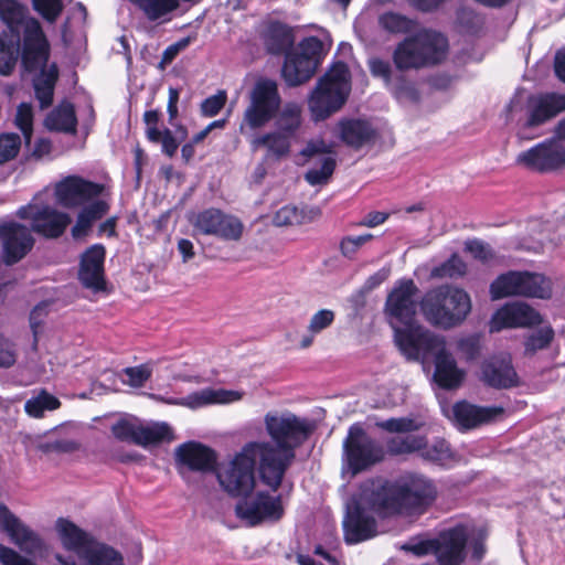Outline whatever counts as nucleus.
I'll use <instances>...</instances> for the list:
<instances>
[{
  "instance_id": "f257e3e1",
  "label": "nucleus",
  "mask_w": 565,
  "mask_h": 565,
  "mask_svg": "<svg viewBox=\"0 0 565 565\" xmlns=\"http://www.w3.org/2000/svg\"><path fill=\"white\" fill-rule=\"evenodd\" d=\"M0 21L6 25L0 32V76L13 75L20 57L25 68L46 57L50 40L24 3L0 0Z\"/></svg>"
},
{
  "instance_id": "f03ea898",
  "label": "nucleus",
  "mask_w": 565,
  "mask_h": 565,
  "mask_svg": "<svg viewBox=\"0 0 565 565\" xmlns=\"http://www.w3.org/2000/svg\"><path fill=\"white\" fill-rule=\"evenodd\" d=\"M264 423L270 441L249 443L258 451L260 481L277 491L296 458V450L309 438L313 427L306 418L291 413H268Z\"/></svg>"
},
{
  "instance_id": "7ed1b4c3",
  "label": "nucleus",
  "mask_w": 565,
  "mask_h": 565,
  "mask_svg": "<svg viewBox=\"0 0 565 565\" xmlns=\"http://www.w3.org/2000/svg\"><path fill=\"white\" fill-rule=\"evenodd\" d=\"M437 493L434 480L422 473L407 472L371 490L365 494V501L381 516L420 514L435 502Z\"/></svg>"
},
{
  "instance_id": "20e7f679",
  "label": "nucleus",
  "mask_w": 565,
  "mask_h": 565,
  "mask_svg": "<svg viewBox=\"0 0 565 565\" xmlns=\"http://www.w3.org/2000/svg\"><path fill=\"white\" fill-rule=\"evenodd\" d=\"M399 351L408 361L426 362L434 358V381L445 390L458 388L466 372L458 367L451 352L446 349L445 338L434 332H404L399 335Z\"/></svg>"
},
{
  "instance_id": "39448f33",
  "label": "nucleus",
  "mask_w": 565,
  "mask_h": 565,
  "mask_svg": "<svg viewBox=\"0 0 565 565\" xmlns=\"http://www.w3.org/2000/svg\"><path fill=\"white\" fill-rule=\"evenodd\" d=\"M449 43L445 34L431 29H422L406 36L394 49L392 58L398 71L419 70L441 63Z\"/></svg>"
},
{
  "instance_id": "423d86ee",
  "label": "nucleus",
  "mask_w": 565,
  "mask_h": 565,
  "mask_svg": "<svg viewBox=\"0 0 565 565\" xmlns=\"http://www.w3.org/2000/svg\"><path fill=\"white\" fill-rule=\"evenodd\" d=\"M425 320L434 327L451 329L461 324L471 311L467 291L451 285L427 290L419 301Z\"/></svg>"
},
{
  "instance_id": "0eeeda50",
  "label": "nucleus",
  "mask_w": 565,
  "mask_h": 565,
  "mask_svg": "<svg viewBox=\"0 0 565 565\" xmlns=\"http://www.w3.org/2000/svg\"><path fill=\"white\" fill-rule=\"evenodd\" d=\"M351 92V76L343 62H335L319 78L308 97V108L315 121H322L345 104Z\"/></svg>"
},
{
  "instance_id": "6e6552de",
  "label": "nucleus",
  "mask_w": 565,
  "mask_h": 565,
  "mask_svg": "<svg viewBox=\"0 0 565 565\" xmlns=\"http://www.w3.org/2000/svg\"><path fill=\"white\" fill-rule=\"evenodd\" d=\"M418 287L412 278H401L388 292L384 312L394 330V342L399 349V335L404 332H430L416 323Z\"/></svg>"
},
{
  "instance_id": "1a4fd4ad",
  "label": "nucleus",
  "mask_w": 565,
  "mask_h": 565,
  "mask_svg": "<svg viewBox=\"0 0 565 565\" xmlns=\"http://www.w3.org/2000/svg\"><path fill=\"white\" fill-rule=\"evenodd\" d=\"M385 459L382 443L370 436L361 423L349 427L343 440L342 465L352 476H356Z\"/></svg>"
},
{
  "instance_id": "9d476101",
  "label": "nucleus",
  "mask_w": 565,
  "mask_h": 565,
  "mask_svg": "<svg viewBox=\"0 0 565 565\" xmlns=\"http://www.w3.org/2000/svg\"><path fill=\"white\" fill-rule=\"evenodd\" d=\"M258 465V451L248 441L235 454L227 467L217 473L223 490L231 497L244 498L255 488V466Z\"/></svg>"
},
{
  "instance_id": "9b49d317",
  "label": "nucleus",
  "mask_w": 565,
  "mask_h": 565,
  "mask_svg": "<svg viewBox=\"0 0 565 565\" xmlns=\"http://www.w3.org/2000/svg\"><path fill=\"white\" fill-rule=\"evenodd\" d=\"M490 295L492 299L510 296L548 299L552 296V282L542 274L510 270L491 282Z\"/></svg>"
},
{
  "instance_id": "f8f14e48",
  "label": "nucleus",
  "mask_w": 565,
  "mask_h": 565,
  "mask_svg": "<svg viewBox=\"0 0 565 565\" xmlns=\"http://www.w3.org/2000/svg\"><path fill=\"white\" fill-rule=\"evenodd\" d=\"M322 52V42L317 36L302 39L296 51L285 55L281 76L289 87L308 82L315 74Z\"/></svg>"
},
{
  "instance_id": "ddd939ff",
  "label": "nucleus",
  "mask_w": 565,
  "mask_h": 565,
  "mask_svg": "<svg viewBox=\"0 0 565 565\" xmlns=\"http://www.w3.org/2000/svg\"><path fill=\"white\" fill-rule=\"evenodd\" d=\"M249 99L244 111V121L250 129L266 126L276 117L281 106L277 83L266 77L256 81Z\"/></svg>"
},
{
  "instance_id": "4468645a",
  "label": "nucleus",
  "mask_w": 565,
  "mask_h": 565,
  "mask_svg": "<svg viewBox=\"0 0 565 565\" xmlns=\"http://www.w3.org/2000/svg\"><path fill=\"white\" fill-rule=\"evenodd\" d=\"M284 514L281 495H271L268 491L247 494L235 504V515L248 526L278 522Z\"/></svg>"
},
{
  "instance_id": "2eb2a0df",
  "label": "nucleus",
  "mask_w": 565,
  "mask_h": 565,
  "mask_svg": "<svg viewBox=\"0 0 565 565\" xmlns=\"http://www.w3.org/2000/svg\"><path fill=\"white\" fill-rule=\"evenodd\" d=\"M32 230L14 220L0 222V263L11 267L24 259L35 246Z\"/></svg>"
},
{
  "instance_id": "dca6fc26",
  "label": "nucleus",
  "mask_w": 565,
  "mask_h": 565,
  "mask_svg": "<svg viewBox=\"0 0 565 565\" xmlns=\"http://www.w3.org/2000/svg\"><path fill=\"white\" fill-rule=\"evenodd\" d=\"M192 225L199 234L214 236L227 242L239 241L244 232V224L237 216L216 207H209L199 212L194 216Z\"/></svg>"
},
{
  "instance_id": "f3484780",
  "label": "nucleus",
  "mask_w": 565,
  "mask_h": 565,
  "mask_svg": "<svg viewBox=\"0 0 565 565\" xmlns=\"http://www.w3.org/2000/svg\"><path fill=\"white\" fill-rule=\"evenodd\" d=\"M174 458L175 467L183 478H186L190 473L205 475L214 472L217 463L215 450L194 440L178 446Z\"/></svg>"
},
{
  "instance_id": "a211bd4d",
  "label": "nucleus",
  "mask_w": 565,
  "mask_h": 565,
  "mask_svg": "<svg viewBox=\"0 0 565 565\" xmlns=\"http://www.w3.org/2000/svg\"><path fill=\"white\" fill-rule=\"evenodd\" d=\"M516 163L540 173L555 171L565 164V147L556 139L544 140L520 152Z\"/></svg>"
},
{
  "instance_id": "6ab92c4d",
  "label": "nucleus",
  "mask_w": 565,
  "mask_h": 565,
  "mask_svg": "<svg viewBox=\"0 0 565 565\" xmlns=\"http://www.w3.org/2000/svg\"><path fill=\"white\" fill-rule=\"evenodd\" d=\"M52 47L49 44L47 55L42 61L31 67L23 66V57L19 58L21 73L24 75H35L33 78V89L35 98L41 109L52 106L54 100V90L60 77V68L56 62L50 63Z\"/></svg>"
},
{
  "instance_id": "aec40b11",
  "label": "nucleus",
  "mask_w": 565,
  "mask_h": 565,
  "mask_svg": "<svg viewBox=\"0 0 565 565\" xmlns=\"http://www.w3.org/2000/svg\"><path fill=\"white\" fill-rule=\"evenodd\" d=\"M104 188V184L86 180L79 175H67L56 183L54 194L61 206L75 209L99 196Z\"/></svg>"
},
{
  "instance_id": "412c9836",
  "label": "nucleus",
  "mask_w": 565,
  "mask_h": 565,
  "mask_svg": "<svg viewBox=\"0 0 565 565\" xmlns=\"http://www.w3.org/2000/svg\"><path fill=\"white\" fill-rule=\"evenodd\" d=\"M343 532L348 544H356L376 535V521L356 495H352L345 504Z\"/></svg>"
},
{
  "instance_id": "4be33fe9",
  "label": "nucleus",
  "mask_w": 565,
  "mask_h": 565,
  "mask_svg": "<svg viewBox=\"0 0 565 565\" xmlns=\"http://www.w3.org/2000/svg\"><path fill=\"white\" fill-rule=\"evenodd\" d=\"M300 153L307 161H312L305 173V180L312 186L327 184L337 166L329 146L322 139L310 140Z\"/></svg>"
},
{
  "instance_id": "5701e85b",
  "label": "nucleus",
  "mask_w": 565,
  "mask_h": 565,
  "mask_svg": "<svg viewBox=\"0 0 565 565\" xmlns=\"http://www.w3.org/2000/svg\"><path fill=\"white\" fill-rule=\"evenodd\" d=\"M0 530L26 554H36L45 548L44 541L26 526L4 503L0 502Z\"/></svg>"
},
{
  "instance_id": "b1692460",
  "label": "nucleus",
  "mask_w": 565,
  "mask_h": 565,
  "mask_svg": "<svg viewBox=\"0 0 565 565\" xmlns=\"http://www.w3.org/2000/svg\"><path fill=\"white\" fill-rule=\"evenodd\" d=\"M480 381L488 387L509 390L519 385V375L509 354L492 355L480 365Z\"/></svg>"
},
{
  "instance_id": "393cba45",
  "label": "nucleus",
  "mask_w": 565,
  "mask_h": 565,
  "mask_svg": "<svg viewBox=\"0 0 565 565\" xmlns=\"http://www.w3.org/2000/svg\"><path fill=\"white\" fill-rule=\"evenodd\" d=\"M542 322L541 315L531 306L515 301L505 303L491 318L490 331L498 332L505 328H529Z\"/></svg>"
},
{
  "instance_id": "a878e982",
  "label": "nucleus",
  "mask_w": 565,
  "mask_h": 565,
  "mask_svg": "<svg viewBox=\"0 0 565 565\" xmlns=\"http://www.w3.org/2000/svg\"><path fill=\"white\" fill-rule=\"evenodd\" d=\"M105 256L106 249L102 244L89 246L81 255L78 279L85 288L94 291H103L106 289L104 273Z\"/></svg>"
},
{
  "instance_id": "bb28decb",
  "label": "nucleus",
  "mask_w": 565,
  "mask_h": 565,
  "mask_svg": "<svg viewBox=\"0 0 565 565\" xmlns=\"http://www.w3.org/2000/svg\"><path fill=\"white\" fill-rule=\"evenodd\" d=\"M467 541L468 532L461 524L443 531L436 539L435 548L439 565H460L466 557Z\"/></svg>"
},
{
  "instance_id": "cd10ccee",
  "label": "nucleus",
  "mask_w": 565,
  "mask_h": 565,
  "mask_svg": "<svg viewBox=\"0 0 565 565\" xmlns=\"http://www.w3.org/2000/svg\"><path fill=\"white\" fill-rule=\"evenodd\" d=\"M71 222L72 218L67 213L45 204L38 207L34 223L29 227L32 230V233L45 239H57L66 232Z\"/></svg>"
},
{
  "instance_id": "c85d7f7f",
  "label": "nucleus",
  "mask_w": 565,
  "mask_h": 565,
  "mask_svg": "<svg viewBox=\"0 0 565 565\" xmlns=\"http://www.w3.org/2000/svg\"><path fill=\"white\" fill-rule=\"evenodd\" d=\"M504 413L501 406H478L466 401L452 406L454 419L460 428L470 429L481 424H488Z\"/></svg>"
},
{
  "instance_id": "c756f323",
  "label": "nucleus",
  "mask_w": 565,
  "mask_h": 565,
  "mask_svg": "<svg viewBox=\"0 0 565 565\" xmlns=\"http://www.w3.org/2000/svg\"><path fill=\"white\" fill-rule=\"evenodd\" d=\"M243 392L225 388H202L186 396L169 401L170 404L181 405L191 409L214 404H231L241 401Z\"/></svg>"
},
{
  "instance_id": "7c9ffc66",
  "label": "nucleus",
  "mask_w": 565,
  "mask_h": 565,
  "mask_svg": "<svg viewBox=\"0 0 565 565\" xmlns=\"http://www.w3.org/2000/svg\"><path fill=\"white\" fill-rule=\"evenodd\" d=\"M565 110V94L546 93L529 99L527 127H535Z\"/></svg>"
},
{
  "instance_id": "2f4dec72",
  "label": "nucleus",
  "mask_w": 565,
  "mask_h": 565,
  "mask_svg": "<svg viewBox=\"0 0 565 565\" xmlns=\"http://www.w3.org/2000/svg\"><path fill=\"white\" fill-rule=\"evenodd\" d=\"M338 130L341 141L355 150L373 145L377 138L376 129L365 119H341Z\"/></svg>"
},
{
  "instance_id": "473e14b6",
  "label": "nucleus",
  "mask_w": 565,
  "mask_h": 565,
  "mask_svg": "<svg viewBox=\"0 0 565 565\" xmlns=\"http://www.w3.org/2000/svg\"><path fill=\"white\" fill-rule=\"evenodd\" d=\"M56 530L66 550L74 551L82 558L86 551L92 550L97 543L72 521L58 518Z\"/></svg>"
},
{
  "instance_id": "72a5a7b5",
  "label": "nucleus",
  "mask_w": 565,
  "mask_h": 565,
  "mask_svg": "<svg viewBox=\"0 0 565 565\" xmlns=\"http://www.w3.org/2000/svg\"><path fill=\"white\" fill-rule=\"evenodd\" d=\"M266 51L271 55H285L290 52L295 43L294 31L290 26L279 21H273L268 24L263 34Z\"/></svg>"
},
{
  "instance_id": "f704fd0d",
  "label": "nucleus",
  "mask_w": 565,
  "mask_h": 565,
  "mask_svg": "<svg viewBox=\"0 0 565 565\" xmlns=\"http://www.w3.org/2000/svg\"><path fill=\"white\" fill-rule=\"evenodd\" d=\"M75 106L68 100H62L45 117L44 126L50 131L75 135L77 131Z\"/></svg>"
},
{
  "instance_id": "c9c22d12",
  "label": "nucleus",
  "mask_w": 565,
  "mask_h": 565,
  "mask_svg": "<svg viewBox=\"0 0 565 565\" xmlns=\"http://www.w3.org/2000/svg\"><path fill=\"white\" fill-rule=\"evenodd\" d=\"M110 434L119 443L141 446V422L138 417L124 414L111 424Z\"/></svg>"
},
{
  "instance_id": "e433bc0d",
  "label": "nucleus",
  "mask_w": 565,
  "mask_h": 565,
  "mask_svg": "<svg viewBox=\"0 0 565 565\" xmlns=\"http://www.w3.org/2000/svg\"><path fill=\"white\" fill-rule=\"evenodd\" d=\"M294 138L278 130L257 136L252 141V149L267 148V156L281 158L288 154Z\"/></svg>"
},
{
  "instance_id": "4c0bfd02",
  "label": "nucleus",
  "mask_w": 565,
  "mask_h": 565,
  "mask_svg": "<svg viewBox=\"0 0 565 565\" xmlns=\"http://www.w3.org/2000/svg\"><path fill=\"white\" fill-rule=\"evenodd\" d=\"M302 108L294 102L286 103L276 115V130L284 132L292 138L297 136L302 124Z\"/></svg>"
},
{
  "instance_id": "58836bf2",
  "label": "nucleus",
  "mask_w": 565,
  "mask_h": 565,
  "mask_svg": "<svg viewBox=\"0 0 565 565\" xmlns=\"http://www.w3.org/2000/svg\"><path fill=\"white\" fill-rule=\"evenodd\" d=\"M425 446V435H404L390 437L385 441V455L404 456L419 450Z\"/></svg>"
},
{
  "instance_id": "ea45409f",
  "label": "nucleus",
  "mask_w": 565,
  "mask_h": 565,
  "mask_svg": "<svg viewBox=\"0 0 565 565\" xmlns=\"http://www.w3.org/2000/svg\"><path fill=\"white\" fill-rule=\"evenodd\" d=\"M175 439L172 427L166 422L143 423V448L170 444Z\"/></svg>"
},
{
  "instance_id": "a19ab883",
  "label": "nucleus",
  "mask_w": 565,
  "mask_h": 565,
  "mask_svg": "<svg viewBox=\"0 0 565 565\" xmlns=\"http://www.w3.org/2000/svg\"><path fill=\"white\" fill-rule=\"evenodd\" d=\"M419 457L431 463L439 466L446 465L454 458V452L449 443L444 438H434L431 444L425 436V446L419 450Z\"/></svg>"
},
{
  "instance_id": "79ce46f5",
  "label": "nucleus",
  "mask_w": 565,
  "mask_h": 565,
  "mask_svg": "<svg viewBox=\"0 0 565 565\" xmlns=\"http://www.w3.org/2000/svg\"><path fill=\"white\" fill-rule=\"evenodd\" d=\"M86 565H125L122 555L114 547L97 543L82 557Z\"/></svg>"
},
{
  "instance_id": "37998d69",
  "label": "nucleus",
  "mask_w": 565,
  "mask_h": 565,
  "mask_svg": "<svg viewBox=\"0 0 565 565\" xmlns=\"http://www.w3.org/2000/svg\"><path fill=\"white\" fill-rule=\"evenodd\" d=\"M379 25L388 33L407 34L415 29L416 21L404 14L387 11L379 17Z\"/></svg>"
},
{
  "instance_id": "c03bdc74",
  "label": "nucleus",
  "mask_w": 565,
  "mask_h": 565,
  "mask_svg": "<svg viewBox=\"0 0 565 565\" xmlns=\"http://www.w3.org/2000/svg\"><path fill=\"white\" fill-rule=\"evenodd\" d=\"M60 406L61 402L57 397L42 390L38 396L25 402L24 411L31 417L41 418L45 411H55Z\"/></svg>"
},
{
  "instance_id": "a18cd8bd",
  "label": "nucleus",
  "mask_w": 565,
  "mask_h": 565,
  "mask_svg": "<svg viewBox=\"0 0 565 565\" xmlns=\"http://www.w3.org/2000/svg\"><path fill=\"white\" fill-rule=\"evenodd\" d=\"M375 425L387 433L406 434L419 430L424 424L412 417H392L379 420Z\"/></svg>"
},
{
  "instance_id": "49530a36",
  "label": "nucleus",
  "mask_w": 565,
  "mask_h": 565,
  "mask_svg": "<svg viewBox=\"0 0 565 565\" xmlns=\"http://www.w3.org/2000/svg\"><path fill=\"white\" fill-rule=\"evenodd\" d=\"M32 9L47 23H55L64 11L63 0H30Z\"/></svg>"
},
{
  "instance_id": "de8ad7c7",
  "label": "nucleus",
  "mask_w": 565,
  "mask_h": 565,
  "mask_svg": "<svg viewBox=\"0 0 565 565\" xmlns=\"http://www.w3.org/2000/svg\"><path fill=\"white\" fill-rule=\"evenodd\" d=\"M373 238L374 236L371 233H365L358 236H343L339 242L340 254L349 260H354L360 249Z\"/></svg>"
},
{
  "instance_id": "09e8293b",
  "label": "nucleus",
  "mask_w": 565,
  "mask_h": 565,
  "mask_svg": "<svg viewBox=\"0 0 565 565\" xmlns=\"http://www.w3.org/2000/svg\"><path fill=\"white\" fill-rule=\"evenodd\" d=\"M467 264L462 258L452 254L447 260L433 269V276L438 278H458L466 274Z\"/></svg>"
},
{
  "instance_id": "8fccbe9b",
  "label": "nucleus",
  "mask_w": 565,
  "mask_h": 565,
  "mask_svg": "<svg viewBox=\"0 0 565 565\" xmlns=\"http://www.w3.org/2000/svg\"><path fill=\"white\" fill-rule=\"evenodd\" d=\"M33 120L34 114L32 105L30 103L19 104L17 107L14 124L21 130L26 145L31 142L33 135Z\"/></svg>"
},
{
  "instance_id": "3c124183",
  "label": "nucleus",
  "mask_w": 565,
  "mask_h": 565,
  "mask_svg": "<svg viewBox=\"0 0 565 565\" xmlns=\"http://www.w3.org/2000/svg\"><path fill=\"white\" fill-rule=\"evenodd\" d=\"M147 138L152 142L161 143V150L168 157H173L179 148V143L172 136L169 129L160 130L154 127H149L147 130Z\"/></svg>"
},
{
  "instance_id": "603ef678",
  "label": "nucleus",
  "mask_w": 565,
  "mask_h": 565,
  "mask_svg": "<svg viewBox=\"0 0 565 565\" xmlns=\"http://www.w3.org/2000/svg\"><path fill=\"white\" fill-rule=\"evenodd\" d=\"M554 338V331L550 327L541 328L532 332L524 342L525 353L534 354L550 345Z\"/></svg>"
},
{
  "instance_id": "864d4df0",
  "label": "nucleus",
  "mask_w": 565,
  "mask_h": 565,
  "mask_svg": "<svg viewBox=\"0 0 565 565\" xmlns=\"http://www.w3.org/2000/svg\"><path fill=\"white\" fill-rule=\"evenodd\" d=\"M179 0H143V13L150 20H157L175 10Z\"/></svg>"
},
{
  "instance_id": "5fc2aeb1",
  "label": "nucleus",
  "mask_w": 565,
  "mask_h": 565,
  "mask_svg": "<svg viewBox=\"0 0 565 565\" xmlns=\"http://www.w3.org/2000/svg\"><path fill=\"white\" fill-rule=\"evenodd\" d=\"M21 139L17 134H6L0 137V164L14 159L20 150Z\"/></svg>"
},
{
  "instance_id": "6e6d98bb",
  "label": "nucleus",
  "mask_w": 565,
  "mask_h": 565,
  "mask_svg": "<svg viewBox=\"0 0 565 565\" xmlns=\"http://www.w3.org/2000/svg\"><path fill=\"white\" fill-rule=\"evenodd\" d=\"M480 337L478 334H470L461 338L457 343V350L467 361H473L480 353Z\"/></svg>"
},
{
  "instance_id": "4d7b16f0",
  "label": "nucleus",
  "mask_w": 565,
  "mask_h": 565,
  "mask_svg": "<svg viewBox=\"0 0 565 565\" xmlns=\"http://www.w3.org/2000/svg\"><path fill=\"white\" fill-rule=\"evenodd\" d=\"M227 94L225 90H218L216 94L206 97L201 103V113L204 117H214L225 106Z\"/></svg>"
},
{
  "instance_id": "13d9d810",
  "label": "nucleus",
  "mask_w": 565,
  "mask_h": 565,
  "mask_svg": "<svg viewBox=\"0 0 565 565\" xmlns=\"http://www.w3.org/2000/svg\"><path fill=\"white\" fill-rule=\"evenodd\" d=\"M390 85L393 94L397 98H404L411 102L419 100L418 89L413 83L405 81L403 77L397 78L396 82L391 83Z\"/></svg>"
},
{
  "instance_id": "bf43d9fd",
  "label": "nucleus",
  "mask_w": 565,
  "mask_h": 565,
  "mask_svg": "<svg viewBox=\"0 0 565 565\" xmlns=\"http://www.w3.org/2000/svg\"><path fill=\"white\" fill-rule=\"evenodd\" d=\"M335 315L330 309H321L316 312L310 320L308 330L312 334H318L328 327H330L334 321Z\"/></svg>"
},
{
  "instance_id": "052dcab7",
  "label": "nucleus",
  "mask_w": 565,
  "mask_h": 565,
  "mask_svg": "<svg viewBox=\"0 0 565 565\" xmlns=\"http://www.w3.org/2000/svg\"><path fill=\"white\" fill-rule=\"evenodd\" d=\"M46 307H47V305L45 302H41V303L36 305L31 310L30 316H29V322H30V328H31L32 334H33L34 345L38 344L39 333L44 323V318L47 315Z\"/></svg>"
},
{
  "instance_id": "680f3d73",
  "label": "nucleus",
  "mask_w": 565,
  "mask_h": 565,
  "mask_svg": "<svg viewBox=\"0 0 565 565\" xmlns=\"http://www.w3.org/2000/svg\"><path fill=\"white\" fill-rule=\"evenodd\" d=\"M465 249L470 253L473 258L483 263L493 258V252L490 245L477 238L467 241L465 243Z\"/></svg>"
},
{
  "instance_id": "e2e57ef3",
  "label": "nucleus",
  "mask_w": 565,
  "mask_h": 565,
  "mask_svg": "<svg viewBox=\"0 0 565 565\" xmlns=\"http://www.w3.org/2000/svg\"><path fill=\"white\" fill-rule=\"evenodd\" d=\"M0 563L2 565H36L17 551L0 544Z\"/></svg>"
},
{
  "instance_id": "0e129e2a",
  "label": "nucleus",
  "mask_w": 565,
  "mask_h": 565,
  "mask_svg": "<svg viewBox=\"0 0 565 565\" xmlns=\"http://www.w3.org/2000/svg\"><path fill=\"white\" fill-rule=\"evenodd\" d=\"M370 71L373 76L381 77L386 84H391L392 67L390 62L382 58H373L370 61Z\"/></svg>"
},
{
  "instance_id": "69168bd1",
  "label": "nucleus",
  "mask_w": 565,
  "mask_h": 565,
  "mask_svg": "<svg viewBox=\"0 0 565 565\" xmlns=\"http://www.w3.org/2000/svg\"><path fill=\"white\" fill-rule=\"evenodd\" d=\"M404 550L414 553L415 555L422 556L429 553L435 554L436 539L434 540H422L417 542H409L403 546Z\"/></svg>"
},
{
  "instance_id": "338daca9",
  "label": "nucleus",
  "mask_w": 565,
  "mask_h": 565,
  "mask_svg": "<svg viewBox=\"0 0 565 565\" xmlns=\"http://www.w3.org/2000/svg\"><path fill=\"white\" fill-rule=\"evenodd\" d=\"M15 363V353L11 343L0 334V366L10 367Z\"/></svg>"
},
{
  "instance_id": "774afa93",
  "label": "nucleus",
  "mask_w": 565,
  "mask_h": 565,
  "mask_svg": "<svg viewBox=\"0 0 565 565\" xmlns=\"http://www.w3.org/2000/svg\"><path fill=\"white\" fill-rule=\"evenodd\" d=\"M109 210V205L107 202L103 200H97L84 206L82 211L90 218V221H96L102 218L105 214H107Z\"/></svg>"
}]
</instances>
